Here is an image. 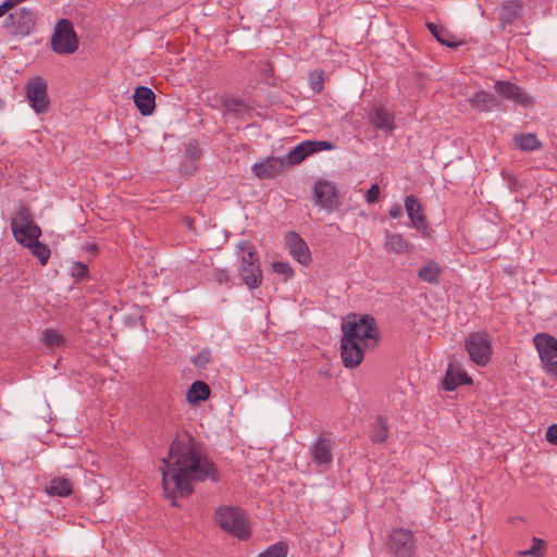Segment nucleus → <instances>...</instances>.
Listing matches in <instances>:
<instances>
[{"label":"nucleus","instance_id":"40","mask_svg":"<svg viewBox=\"0 0 557 557\" xmlns=\"http://www.w3.org/2000/svg\"><path fill=\"white\" fill-rule=\"evenodd\" d=\"M310 82H311L312 88L317 91H320L322 89V85H323L322 73L311 74Z\"/></svg>","mask_w":557,"mask_h":557},{"label":"nucleus","instance_id":"19","mask_svg":"<svg viewBox=\"0 0 557 557\" xmlns=\"http://www.w3.org/2000/svg\"><path fill=\"white\" fill-rule=\"evenodd\" d=\"M284 168V160L281 158H267L252 165L251 171L259 180H271Z\"/></svg>","mask_w":557,"mask_h":557},{"label":"nucleus","instance_id":"34","mask_svg":"<svg viewBox=\"0 0 557 557\" xmlns=\"http://www.w3.org/2000/svg\"><path fill=\"white\" fill-rule=\"evenodd\" d=\"M533 544L530 549L521 552L520 555L527 556H535V557H543L544 550H545V542L541 539L533 537Z\"/></svg>","mask_w":557,"mask_h":557},{"label":"nucleus","instance_id":"32","mask_svg":"<svg viewBox=\"0 0 557 557\" xmlns=\"http://www.w3.org/2000/svg\"><path fill=\"white\" fill-rule=\"evenodd\" d=\"M63 336L53 329H47L44 332V343L49 348H57L63 344Z\"/></svg>","mask_w":557,"mask_h":557},{"label":"nucleus","instance_id":"13","mask_svg":"<svg viewBox=\"0 0 557 557\" xmlns=\"http://www.w3.org/2000/svg\"><path fill=\"white\" fill-rule=\"evenodd\" d=\"M405 208L411 221V226L421 235L429 236L431 228L419 199L413 195L407 196L405 199Z\"/></svg>","mask_w":557,"mask_h":557},{"label":"nucleus","instance_id":"36","mask_svg":"<svg viewBox=\"0 0 557 557\" xmlns=\"http://www.w3.org/2000/svg\"><path fill=\"white\" fill-rule=\"evenodd\" d=\"M541 369L546 375L557 380V358L542 363Z\"/></svg>","mask_w":557,"mask_h":557},{"label":"nucleus","instance_id":"42","mask_svg":"<svg viewBox=\"0 0 557 557\" xmlns=\"http://www.w3.org/2000/svg\"><path fill=\"white\" fill-rule=\"evenodd\" d=\"M215 278L219 281V283H223L228 281V275L225 271L218 270L215 273Z\"/></svg>","mask_w":557,"mask_h":557},{"label":"nucleus","instance_id":"27","mask_svg":"<svg viewBox=\"0 0 557 557\" xmlns=\"http://www.w3.org/2000/svg\"><path fill=\"white\" fill-rule=\"evenodd\" d=\"M224 108L227 114H233L239 119H245L249 113V107L243 100L236 98L225 99Z\"/></svg>","mask_w":557,"mask_h":557},{"label":"nucleus","instance_id":"25","mask_svg":"<svg viewBox=\"0 0 557 557\" xmlns=\"http://www.w3.org/2000/svg\"><path fill=\"white\" fill-rule=\"evenodd\" d=\"M384 247L387 251L405 253L411 250V245L401 234H387Z\"/></svg>","mask_w":557,"mask_h":557},{"label":"nucleus","instance_id":"14","mask_svg":"<svg viewBox=\"0 0 557 557\" xmlns=\"http://www.w3.org/2000/svg\"><path fill=\"white\" fill-rule=\"evenodd\" d=\"M285 247L289 255L300 264L308 265L311 253L306 242L295 232H288L284 236Z\"/></svg>","mask_w":557,"mask_h":557},{"label":"nucleus","instance_id":"37","mask_svg":"<svg viewBox=\"0 0 557 557\" xmlns=\"http://www.w3.org/2000/svg\"><path fill=\"white\" fill-rule=\"evenodd\" d=\"M380 198V187L377 184H373L366 193V201L368 203H374Z\"/></svg>","mask_w":557,"mask_h":557},{"label":"nucleus","instance_id":"2","mask_svg":"<svg viewBox=\"0 0 557 557\" xmlns=\"http://www.w3.org/2000/svg\"><path fill=\"white\" fill-rule=\"evenodd\" d=\"M342 361L346 368H356L368 349L379 343L380 332L375 320L368 314H350L342 324Z\"/></svg>","mask_w":557,"mask_h":557},{"label":"nucleus","instance_id":"24","mask_svg":"<svg viewBox=\"0 0 557 557\" xmlns=\"http://www.w3.org/2000/svg\"><path fill=\"white\" fill-rule=\"evenodd\" d=\"M389 435L388 425L382 417H377L371 424L369 437L374 444H382L387 441Z\"/></svg>","mask_w":557,"mask_h":557},{"label":"nucleus","instance_id":"8","mask_svg":"<svg viewBox=\"0 0 557 557\" xmlns=\"http://www.w3.org/2000/svg\"><path fill=\"white\" fill-rule=\"evenodd\" d=\"M470 360L478 366H486L492 357L493 347L490 335L484 331L469 334L465 341Z\"/></svg>","mask_w":557,"mask_h":557},{"label":"nucleus","instance_id":"4","mask_svg":"<svg viewBox=\"0 0 557 557\" xmlns=\"http://www.w3.org/2000/svg\"><path fill=\"white\" fill-rule=\"evenodd\" d=\"M11 230L15 240L23 247L29 246L35 239H39L42 233L25 206H21L11 219Z\"/></svg>","mask_w":557,"mask_h":557},{"label":"nucleus","instance_id":"44","mask_svg":"<svg viewBox=\"0 0 557 557\" xmlns=\"http://www.w3.org/2000/svg\"><path fill=\"white\" fill-rule=\"evenodd\" d=\"M8 12L7 8H3V3L0 5V17H2Z\"/></svg>","mask_w":557,"mask_h":557},{"label":"nucleus","instance_id":"31","mask_svg":"<svg viewBox=\"0 0 557 557\" xmlns=\"http://www.w3.org/2000/svg\"><path fill=\"white\" fill-rule=\"evenodd\" d=\"M428 29L431 34L442 44L448 47H454L456 44L449 39V34L441 26L434 23L426 24Z\"/></svg>","mask_w":557,"mask_h":557},{"label":"nucleus","instance_id":"18","mask_svg":"<svg viewBox=\"0 0 557 557\" xmlns=\"http://www.w3.org/2000/svg\"><path fill=\"white\" fill-rule=\"evenodd\" d=\"M472 379L467 372L457 363L449 362L445 377L443 380V388L451 392L460 385H471Z\"/></svg>","mask_w":557,"mask_h":557},{"label":"nucleus","instance_id":"22","mask_svg":"<svg viewBox=\"0 0 557 557\" xmlns=\"http://www.w3.org/2000/svg\"><path fill=\"white\" fill-rule=\"evenodd\" d=\"M73 492V483L64 476L53 478L46 488V493L51 497H67Z\"/></svg>","mask_w":557,"mask_h":557},{"label":"nucleus","instance_id":"3","mask_svg":"<svg viewBox=\"0 0 557 557\" xmlns=\"http://www.w3.org/2000/svg\"><path fill=\"white\" fill-rule=\"evenodd\" d=\"M214 519L221 529L240 540H247L251 534L246 513L237 507H219L214 512Z\"/></svg>","mask_w":557,"mask_h":557},{"label":"nucleus","instance_id":"20","mask_svg":"<svg viewBox=\"0 0 557 557\" xmlns=\"http://www.w3.org/2000/svg\"><path fill=\"white\" fill-rule=\"evenodd\" d=\"M134 103L143 115H150L156 108V96L153 91L145 86H139L134 92Z\"/></svg>","mask_w":557,"mask_h":557},{"label":"nucleus","instance_id":"21","mask_svg":"<svg viewBox=\"0 0 557 557\" xmlns=\"http://www.w3.org/2000/svg\"><path fill=\"white\" fill-rule=\"evenodd\" d=\"M210 394L211 391L207 383L202 381H196L189 386L186 393V400L189 405L197 406L201 401L209 399Z\"/></svg>","mask_w":557,"mask_h":557},{"label":"nucleus","instance_id":"7","mask_svg":"<svg viewBox=\"0 0 557 557\" xmlns=\"http://www.w3.org/2000/svg\"><path fill=\"white\" fill-rule=\"evenodd\" d=\"M36 26V14L28 8L11 12L3 21L5 32L15 38L28 36Z\"/></svg>","mask_w":557,"mask_h":557},{"label":"nucleus","instance_id":"10","mask_svg":"<svg viewBox=\"0 0 557 557\" xmlns=\"http://www.w3.org/2000/svg\"><path fill=\"white\" fill-rule=\"evenodd\" d=\"M25 90L29 106L36 113H46L49 110L48 84L42 77L34 76L29 78Z\"/></svg>","mask_w":557,"mask_h":557},{"label":"nucleus","instance_id":"17","mask_svg":"<svg viewBox=\"0 0 557 557\" xmlns=\"http://www.w3.org/2000/svg\"><path fill=\"white\" fill-rule=\"evenodd\" d=\"M494 88L499 96L511 100L521 107H530L532 104L531 98L524 92V90L510 82L497 81Z\"/></svg>","mask_w":557,"mask_h":557},{"label":"nucleus","instance_id":"35","mask_svg":"<svg viewBox=\"0 0 557 557\" xmlns=\"http://www.w3.org/2000/svg\"><path fill=\"white\" fill-rule=\"evenodd\" d=\"M272 268L275 273L283 275L285 280L292 278L294 275V270L287 262L276 261Z\"/></svg>","mask_w":557,"mask_h":557},{"label":"nucleus","instance_id":"23","mask_svg":"<svg viewBox=\"0 0 557 557\" xmlns=\"http://www.w3.org/2000/svg\"><path fill=\"white\" fill-rule=\"evenodd\" d=\"M370 122L376 128L385 132H392L394 129V117L383 107H377L372 111L370 114Z\"/></svg>","mask_w":557,"mask_h":557},{"label":"nucleus","instance_id":"11","mask_svg":"<svg viewBox=\"0 0 557 557\" xmlns=\"http://www.w3.org/2000/svg\"><path fill=\"white\" fill-rule=\"evenodd\" d=\"M387 545L397 557H412L416 552L414 535L405 528L394 529L388 535Z\"/></svg>","mask_w":557,"mask_h":557},{"label":"nucleus","instance_id":"41","mask_svg":"<svg viewBox=\"0 0 557 557\" xmlns=\"http://www.w3.org/2000/svg\"><path fill=\"white\" fill-rule=\"evenodd\" d=\"M404 211H403V207L400 205H394L391 209H389V215L394 219H398L403 215Z\"/></svg>","mask_w":557,"mask_h":557},{"label":"nucleus","instance_id":"6","mask_svg":"<svg viewBox=\"0 0 557 557\" xmlns=\"http://www.w3.org/2000/svg\"><path fill=\"white\" fill-rule=\"evenodd\" d=\"M79 46L78 36L73 23L67 18L60 20L51 37V49L58 54H72Z\"/></svg>","mask_w":557,"mask_h":557},{"label":"nucleus","instance_id":"38","mask_svg":"<svg viewBox=\"0 0 557 557\" xmlns=\"http://www.w3.org/2000/svg\"><path fill=\"white\" fill-rule=\"evenodd\" d=\"M72 274L77 278H84L88 274V268L86 264L77 262L72 268Z\"/></svg>","mask_w":557,"mask_h":557},{"label":"nucleus","instance_id":"39","mask_svg":"<svg viewBox=\"0 0 557 557\" xmlns=\"http://www.w3.org/2000/svg\"><path fill=\"white\" fill-rule=\"evenodd\" d=\"M545 438L549 444L557 446V424L547 428Z\"/></svg>","mask_w":557,"mask_h":557},{"label":"nucleus","instance_id":"26","mask_svg":"<svg viewBox=\"0 0 557 557\" xmlns=\"http://www.w3.org/2000/svg\"><path fill=\"white\" fill-rule=\"evenodd\" d=\"M471 106L480 111H490L497 104L495 96L487 91H479L470 99Z\"/></svg>","mask_w":557,"mask_h":557},{"label":"nucleus","instance_id":"28","mask_svg":"<svg viewBox=\"0 0 557 557\" xmlns=\"http://www.w3.org/2000/svg\"><path fill=\"white\" fill-rule=\"evenodd\" d=\"M25 248L29 249L32 255L36 257L42 265L48 262L51 255L49 247L46 244L39 242V239H35L29 244V246H25Z\"/></svg>","mask_w":557,"mask_h":557},{"label":"nucleus","instance_id":"12","mask_svg":"<svg viewBox=\"0 0 557 557\" xmlns=\"http://www.w3.org/2000/svg\"><path fill=\"white\" fill-rule=\"evenodd\" d=\"M335 146L325 140H306L300 143L294 149H292L287 153V162L289 164H298L302 162L308 156L323 151V150H333Z\"/></svg>","mask_w":557,"mask_h":557},{"label":"nucleus","instance_id":"43","mask_svg":"<svg viewBox=\"0 0 557 557\" xmlns=\"http://www.w3.org/2000/svg\"><path fill=\"white\" fill-rule=\"evenodd\" d=\"M208 361H209L208 356H206V355H199V356L196 358L195 363H196L197 366H203V364H205L206 362H208Z\"/></svg>","mask_w":557,"mask_h":557},{"label":"nucleus","instance_id":"9","mask_svg":"<svg viewBox=\"0 0 557 557\" xmlns=\"http://www.w3.org/2000/svg\"><path fill=\"white\" fill-rule=\"evenodd\" d=\"M336 442L331 433H322L310 447V458L318 471L324 472L332 467L333 450Z\"/></svg>","mask_w":557,"mask_h":557},{"label":"nucleus","instance_id":"29","mask_svg":"<svg viewBox=\"0 0 557 557\" xmlns=\"http://www.w3.org/2000/svg\"><path fill=\"white\" fill-rule=\"evenodd\" d=\"M441 273L438 264L434 261H429L419 270V277L428 283L434 284L437 282Z\"/></svg>","mask_w":557,"mask_h":557},{"label":"nucleus","instance_id":"1","mask_svg":"<svg viewBox=\"0 0 557 557\" xmlns=\"http://www.w3.org/2000/svg\"><path fill=\"white\" fill-rule=\"evenodd\" d=\"M162 463L160 469L164 494L173 500L191 494L195 482L218 481L214 463L188 436H178L173 441Z\"/></svg>","mask_w":557,"mask_h":557},{"label":"nucleus","instance_id":"30","mask_svg":"<svg viewBox=\"0 0 557 557\" xmlns=\"http://www.w3.org/2000/svg\"><path fill=\"white\" fill-rule=\"evenodd\" d=\"M515 144L524 151H533L540 147L537 137L533 134H521L515 136Z\"/></svg>","mask_w":557,"mask_h":557},{"label":"nucleus","instance_id":"16","mask_svg":"<svg viewBox=\"0 0 557 557\" xmlns=\"http://www.w3.org/2000/svg\"><path fill=\"white\" fill-rule=\"evenodd\" d=\"M532 342L539 354L541 364L557 358V338L555 336L541 332L533 336Z\"/></svg>","mask_w":557,"mask_h":557},{"label":"nucleus","instance_id":"5","mask_svg":"<svg viewBox=\"0 0 557 557\" xmlns=\"http://www.w3.org/2000/svg\"><path fill=\"white\" fill-rule=\"evenodd\" d=\"M242 251L239 273L249 288L258 287L262 282V272L257 251L250 242L243 240L238 244Z\"/></svg>","mask_w":557,"mask_h":557},{"label":"nucleus","instance_id":"15","mask_svg":"<svg viewBox=\"0 0 557 557\" xmlns=\"http://www.w3.org/2000/svg\"><path fill=\"white\" fill-rule=\"evenodd\" d=\"M313 194L318 205L325 209L338 206V191L334 183L320 180L313 186Z\"/></svg>","mask_w":557,"mask_h":557},{"label":"nucleus","instance_id":"33","mask_svg":"<svg viewBox=\"0 0 557 557\" xmlns=\"http://www.w3.org/2000/svg\"><path fill=\"white\" fill-rule=\"evenodd\" d=\"M287 549L288 547L286 543L278 542L268 547L258 557H286Z\"/></svg>","mask_w":557,"mask_h":557}]
</instances>
